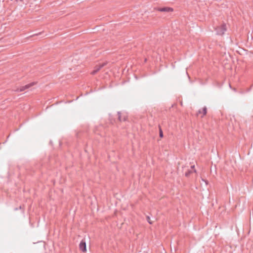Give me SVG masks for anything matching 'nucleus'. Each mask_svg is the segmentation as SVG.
Instances as JSON below:
<instances>
[{
  "mask_svg": "<svg viewBox=\"0 0 253 253\" xmlns=\"http://www.w3.org/2000/svg\"><path fill=\"white\" fill-rule=\"evenodd\" d=\"M215 31H216V35L220 36L223 35L226 31V25L222 24L221 25L216 27L215 28Z\"/></svg>",
  "mask_w": 253,
  "mask_h": 253,
  "instance_id": "f257e3e1",
  "label": "nucleus"
},
{
  "mask_svg": "<svg viewBox=\"0 0 253 253\" xmlns=\"http://www.w3.org/2000/svg\"><path fill=\"white\" fill-rule=\"evenodd\" d=\"M37 84V82H33L25 85L22 86L20 88H17L16 89H14V91L17 92H22L25 90L26 89H29L30 87L33 86V85L36 84Z\"/></svg>",
  "mask_w": 253,
  "mask_h": 253,
  "instance_id": "f03ea898",
  "label": "nucleus"
},
{
  "mask_svg": "<svg viewBox=\"0 0 253 253\" xmlns=\"http://www.w3.org/2000/svg\"><path fill=\"white\" fill-rule=\"evenodd\" d=\"M106 63H104L101 64L97 65L94 67V69L91 72L92 75H95L96 74L102 67L106 65Z\"/></svg>",
  "mask_w": 253,
  "mask_h": 253,
  "instance_id": "7ed1b4c3",
  "label": "nucleus"
},
{
  "mask_svg": "<svg viewBox=\"0 0 253 253\" xmlns=\"http://www.w3.org/2000/svg\"><path fill=\"white\" fill-rule=\"evenodd\" d=\"M79 248L81 251L84 252L86 251V243L84 240H82L79 245Z\"/></svg>",
  "mask_w": 253,
  "mask_h": 253,
  "instance_id": "20e7f679",
  "label": "nucleus"
},
{
  "mask_svg": "<svg viewBox=\"0 0 253 253\" xmlns=\"http://www.w3.org/2000/svg\"><path fill=\"white\" fill-rule=\"evenodd\" d=\"M158 10L160 12H169L172 11L173 9L169 7H164L158 8Z\"/></svg>",
  "mask_w": 253,
  "mask_h": 253,
  "instance_id": "39448f33",
  "label": "nucleus"
},
{
  "mask_svg": "<svg viewBox=\"0 0 253 253\" xmlns=\"http://www.w3.org/2000/svg\"><path fill=\"white\" fill-rule=\"evenodd\" d=\"M196 172V170L195 169H194V170H188L187 171H186L185 172V176L186 177H188L193 172Z\"/></svg>",
  "mask_w": 253,
  "mask_h": 253,
  "instance_id": "423d86ee",
  "label": "nucleus"
},
{
  "mask_svg": "<svg viewBox=\"0 0 253 253\" xmlns=\"http://www.w3.org/2000/svg\"><path fill=\"white\" fill-rule=\"evenodd\" d=\"M207 113V107L206 106H205L202 109L203 115L201 116V117L203 118L205 115H206Z\"/></svg>",
  "mask_w": 253,
  "mask_h": 253,
  "instance_id": "0eeeda50",
  "label": "nucleus"
},
{
  "mask_svg": "<svg viewBox=\"0 0 253 253\" xmlns=\"http://www.w3.org/2000/svg\"><path fill=\"white\" fill-rule=\"evenodd\" d=\"M159 136L161 138L163 137V132L161 127L159 126Z\"/></svg>",
  "mask_w": 253,
  "mask_h": 253,
  "instance_id": "6e6552de",
  "label": "nucleus"
},
{
  "mask_svg": "<svg viewBox=\"0 0 253 253\" xmlns=\"http://www.w3.org/2000/svg\"><path fill=\"white\" fill-rule=\"evenodd\" d=\"M146 219H147V221H148V222L149 224H152L153 223V221L151 220L150 217L149 216H146Z\"/></svg>",
  "mask_w": 253,
  "mask_h": 253,
  "instance_id": "1a4fd4ad",
  "label": "nucleus"
},
{
  "mask_svg": "<svg viewBox=\"0 0 253 253\" xmlns=\"http://www.w3.org/2000/svg\"><path fill=\"white\" fill-rule=\"evenodd\" d=\"M118 119H119V120L120 122L122 121V118L123 117H122L121 112H118Z\"/></svg>",
  "mask_w": 253,
  "mask_h": 253,
  "instance_id": "9d476101",
  "label": "nucleus"
},
{
  "mask_svg": "<svg viewBox=\"0 0 253 253\" xmlns=\"http://www.w3.org/2000/svg\"><path fill=\"white\" fill-rule=\"evenodd\" d=\"M126 116L124 115L123 117H122V121H126Z\"/></svg>",
  "mask_w": 253,
  "mask_h": 253,
  "instance_id": "9b49d317",
  "label": "nucleus"
},
{
  "mask_svg": "<svg viewBox=\"0 0 253 253\" xmlns=\"http://www.w3.org/2000/svg\"><path fill=\"white\" fill-rule=\"evenodd\" d=\"M22 209V207L21 206H19L18 208H16L14 209V211H17L18 210Z\"/></svg>",
  "mask_w": 253,
  "mask_h": 253,
  "instance_id": "f8f14e48",
  "label": "nucleus"
},
{
  "mask_svg": "<svg viewBox=\"0 0 253 253\" xmlns=\"http://www.w3.org/2000/svg\"><path fill=\"white\" fill-rule=\"evenodd\" d=\"M202 113V110H201V109H200V110L198 111V112H197V115L198 116V115H199V114H201V113Z\"/></svg>",
  "mask_w": 253,
  "mask_h": 253,
  "instance_id": "ddd939ff",
  "label": "nucleus"
},
{
  "mask_svg": "<svg viewBox=\"0 0 253 253\" xmlns=\"http://www.w3.org/2000/svg\"><path fill=\"white\" fill-rule=\"evenodd\" d=\"M191 170H194V169H195V166L194 165H193L191 167Z\"/></svg>",
  "mask_w": 253,
  "mask_h": 253,
  "instance_id": "4468645a",
  "label": "nucleus"
}]
</instances>
